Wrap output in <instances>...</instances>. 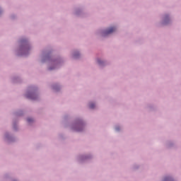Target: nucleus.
Returning a JSON list of instances; mask_svg holds the SVG:
<instances>
[{"label": "nucleus", "instance_id": "6", "mask_svg": "<svg viewBox=\"0 0 181 181\" xmlns=\"http://www.w3.org/2000/svg\"><path fill=\"white\" fill-rule=\"evenodd\" d=\"M98 63L99 64H101V63H102V62H101V60H100V59L98 60Z\"/></svg>", "mask_w": 181, "mask_h": 181}, {"label": "nucleus", "instance_id": "4", "mask_svg": "<svg viewBox=\"0 0 181 181\" xmlns=\"http://www.w3.org/2000/svg\"><path fill=\"white\" fill-rule=\"evenodd\" d=\"M27 121H28V122H32L33 121V119L28 118V119H27Z\"/></svg>", "mask_w": 181, "mask_h": 181}, {"label": "nucleus", "instance_id": "5", "mask_svg": "<svg viewBox=\"0 0 181 181\" xmlns=\"http://www.w3.org/2000/svg\"><path fill=\"white\" fill-rule=\"evenodd\" d=\"M168 180H170V178H169V177H165V181H168Z\"/></svg>", "mask_w": 181, "mask_h": 181}, {"label": "nucleus", "instance_id": "3", "mask_svg": "<svg viewBox=\"0 0 181 181\" xmlns=\"http://www.w3.org/2000/svg\"><path fill=\"white\" fill-rule=\"evenodd\" d=\"M89 107H90V108L93 109V108H94V107H95V105L94 103H90L89 105Z\"/></svg>", "mask_w": 181, "mask_h": 181}, {"label": "nucleus", "instance_id": "7", "mask_svg": "<svg viewBox=\"0 0 181 181\" xmlns=\"http://www.w3.org/2000/svg\"><path fill=\"white\" fill-rule=\"evenodd\" d=\"M116 131H119V128L116 127Z\"/></svg>", "mask_w": 181, "mask_h": 181}, {"label": "nucleus", "instance_id": "2", "mask_svg": "<svg viewBox=\"0 0 181 181\" xmlns=\"http://www.w3.org/2000/svg\"><path fill=\"white\" fill-rule=\"evenodd\" d=\"M28 98H31V100H36L35 95L33 94H31L30 95L28 96Z\"/></svg>", "mask_w": 181, "mask_h": 181}, {"label": "nucleus", "instance_id": "8", "mask_svg": "<svg viewBox=\"0 0 181 181\" xmlns=\"http://www.w3.org/2000/svg\"><path fill=\"white\" fill-rule=\"evenodd\" d=\"M76 131L80 132V131H81V129H76Z\"/></svg>", "mask_w": 181, "mask_h": 181}, {"label": "nucleus", "instance_id": "9", "mask_svg": "<svg viewBox=\"0 0 181 181\" xmlns=\"http://www.w3.org/2000/svg\"><path fill=\"white\" fill-rule=\"evenodd\" d=\"M0 13H1V8H0Z\"/></svg>", "mask_w": 181, "mask_h": 181}, {"label": "nucleus", "instance_id": "1", "mask_svg": "<svg viewBox=\"0 0 181 181\" xmlns=\"http://www.w3.org/2000/svg\"><path fill=\"white\" fill-rule=\"evenodd\" d=\"M113 32H115V27H112L106 31H105L103 33V36H106V35H111V33H113Z\"/></svg>", "mask_w": 181, "mask_h": 181}]
</instances>
